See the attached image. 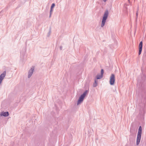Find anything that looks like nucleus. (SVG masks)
<instances>
[{
  "instance_id": "obj_22",
  "label": "nucleus",
  "mask_w": 146,
  "mask_h": 146,
  "mask_svg": "<svg viewBox=\"0 0 146 146\" xmlns=\"http://www.w3.org/2000/svg\"><path fill=\"white\" fill-rule=\"evenodd\" d=\"M51 14H52V13H50V15L49 16V18L51 17Z\"/></svg>"
},
{
  "instance_id": "obj_4",
  "label": "nucleus",
  "mask_w": 146,
  "mask_h": 146,
  "mask_svg": "<svg viewBox=\"0 0 146 146\" xmlns=\"http://www.w3.org/2000/svg\"><path fill=\"white\" fill-rule=\"evenodd\" d=\"M115 80V76L114 74H112L110 76V84L111 85H113Z\"/></svg>"
},
{
  "instance_id": "obj_15",
  "label": "nucleus",
  "mask_w": 146,
  "mask_h": 146,
  "mask_svg": "<svg viewBox=\"0 0 146 146\" xmlns=\"http://www.w3.org/2000/svg\"><path fill=\"white\" fill-rule=\"evenodd\" d=\"M55 6V4L54 3H52L50 7V9H53V8Z\"/></svg>"
},
{
  "instance_id": "obj_23",
  "label": "nucleus",
  "mask_w": 146,
  "mask_h": 146,
  "mask_svg": "<svg viewBox=\"0 0 146 146\" xmlns=\"http://www.w3.org/2000/svg\"><path fill=\"white\" fill-rule=\"evenodd\" d=\"M138 15V12H137L136 13V15H137V16Z\"/></svg>"
},
{
  "instance_id": "obj_5",
  "label": "nucleus",
  "mask_w": 146,
  "mask_h": 146,
  "mask_svg": "<svg viewBox=\"0 0 146 146\" xmlns=\"http://www.w3.org/2000/svg\"><path fill=\"white\" fill-rule=\"evenodd\" d=\"M6 75V71H4L0 75V84Z\"/></svg>"
},
{
  "instance_id": "obj_24",
  "label": "nucleus",
  "mask_w": 146,
  "mask_h": 146,
  "mask_svg": "<svg viewBox=\"0 0 146 146\" xmlns=\"http://www.w3.org/2000/svg\"><path fill=\"white\" fill-rule=\"evenodd\" d=\"M107 0H103L104 2H105Z\"/></svg>"
},
{
  "instance_id": "obj_12",
  "label": "nucleus",
  "mask_w": 146,
  "mask_h": 146,
  "mask_svg": "<svg viewBox=\"0 0 146 146\" xmlns=\"http://www.w3.org/2000/svg\"><path fill=\"white\" fill-rule=\"evenodd\" d=\"M141 100H146V93H144L142 96Z\"/></svg>"
},
{
  "instance_id": "obj_21",
  "label": "nucleus",
  "mask_w": 146,
  "mask_h": 146,
  "mask_svg": "<svg viewBox=\"0 0 146 146\" xmlns=\"http://www.w3.org/2000/svg\"><path fill=\"white\" fill-rule=\"evenodd\" d=\"M62 46H60V50H62Z\"/></svg>"
},
{
  "instance_id": "obj_25",
  "label": "nucleus",
  "mask_w": 146,
  "mask_h": 146,
  "mask_svg": "<svg viewBox=\"0 0 146 146\" xmlns=\"http://www.w3.org/2000/svg\"><path fill=\"white\" fill-rule=\"evenodd\" d=\"M125 8L126 9V10H127V7H125Z\"/></svg>"
},
{
  "instance_id": "obj_14",
  "label": "nucleus",
  "mask_w": 146,
  "mask_h": 146,
  "mask_svg": "<svg viewBox=\"0 0 146 146\" xmlns=\"http://www.w3.org/2000/svg\"><path fill=\"white\" fill-rule=\"evenodd\" d=\"M51 33V28H50L49 31L48 32V34L47 36L48 37L49 36Z\"/></svg>"
},
{
  "instance_id": "obj_19",
  "label": "nucleus",
  "mask_w": 146,
  "mask_h": 146,
  "mask_svg": "<svg viewBox=\"0 0 146 146\" xmlns=\"http://www.w3.org/2000/svg\"><path fill=\"white\" fill-rule=\"evenodd\" d=\"M97 80L96 79V78L95 79V81H94V83H96V84H97Z\"/></svg>"
},
{
  "instance_id": "obj_16",
  "label": "nucleus",
  "mask_w": 146,
  "mask_h": 146,
  "mask_svg": "<svg viewBox=\"0 0 146 146\" xmlns=\"http://www.w3.org/2000/svg\"><path fill=\"white\" fill-rule=\"evenodd\" d=\"M104 73V70L103 69H102L101 70V74L102 76H103V75Z\"/></svg>"
},
{
  "instance_id": "obj_20",
  "label": "nucleus",
  "mask_w": 146,
  "mask_h": 146,
  "mask_svg": "<svg viewBox=\"0 0 146 146\" xmlns=\"http://www.w3.org/2000/svg\"><path fill=\"white\" fill-rule=\"evenodd\" d=\"M53 11V9H50V13H52V12Z\"/></svg>"
},
{
  "instance_id": "obj_2",
  "label": "nucleus",
  "mask_w": 146,
  "mask_h": 146,
  "mask_svg": "<svg viewBox=\"0 0 146 146\" xmlns=\"http://www.w3.org/2000/svg\"><path fill=\"white\" fill-rule=\"evenodd\" d=\"M146 80V77L145 75L143 74L141 76V80L138 79L137 86L139 88H140L142 86L143 82Z\"/></svg>"
},
{
  "instance_id": "obj_26",
  "label": "nucleus",
  "mask_w": 146,
  "mask_h": 146,
  "mask_svg": "<svg viewBox=\"0 0 146 146\" xmlns=\"http://www.w3.org/2000/svg\"><path fill=\"white\" fill-rule=\"evenodd\" d=\"M129 0H128V1H129V3H130V1H129Z\"/></svg>"
},
{
  "instance_id": "obj_18",
  "label": "nucleus",
  "mask_w": 146,
  "mask_h": 146,
  "mask_svg": "<svg viewBox=\"0 0 146 146\" xmlns=\"http://www.w3.org/2000/svg\"><path fill=\"white\" fill-rule=\"evenodd\" d=\"M97 86V84H96V83H94L93 84V86L94 87H96Z\"/></svg>"
},
{
  "instance_id": "obj_11",
  "label": "nucleus",
  "mask_w": 146,
  "mask_h": 146,
  "mask_svg": "<svg viewBox=\"0 0 146 146\" xmlns=\"http://www.w3.org/2000/svg\"><path fill=\"white\" fill-rule=\"evenodd\" d=\"M85 96L82 94L80 96L78 100H83Z\"/></svg>"
},
{
  "instance_id": "obj_3",
  "label": "nucleus",
  "mask_w": 146,
  "mask_h": 146,
  "mask_svg": "<svg viewBox=\"0 0 146 146\" xmlns=\"http://www.w3.org/2000/svg\"><path fill=\"white\" fill-rule=\"evenodd\" d=\"M142 134V127L141 126H139L138 133L137 134V141H136V145H138L140 142V140L141 139V136Z\"/></svg>"
},
{
  "instance_id": "obj_13",
  "label": "nucleus",
  "mask_w": 146,
  "mask_h": 146,
  "mask_svg": "<svg viewBox=\"0 0 146 146\" xmlns=\"http://www.w3.org/2000/svg\"><path fill=\"white\" fill-rule=\"evenodd\" d=\"M88 92V90H86L82 94L85 96Z\"/></svg>"
},
{
  "instance_id": "obj_9",
  "label": "nucleus",
  "mask_w": 146,
  "mask_h": 146,
  "mask_svg": "<svg viewBox=\"0 0 146 146\" xmlns=\"http://www.w3.org/2000/svg\"><path fill=\"white\" fill-rule=\"evenodd\" d=\"M21 58H22V59H24V58L26 57L25 56V52H21Z\"/></svg>"
},
{
  "instance_id": "obj_10",
  "label": "nucleus",
  "mask_w": 146,
  "mask_h": 146,
  "mask_svg": "<svg viewBox=\"0 0 146 146\" xmlns=\"http://www.w3.org/2000/svg\"><path fill=\"white\" fill-rule=\"evenodd\" d=\"M103 76H102L101 74H98L96 76V80L100 79L102 78Z\"/></svg>"
},
{
  "instance_id": "obj_8",
  "label": "nucleus",
  "mask_w": 146,
  "mask_h": 146,
  "mask_svg": "<svg viewBox=\"0 0 146 146\" xmlns=\"http://www.w3.org/2000/svg\"><path fill=\"white\" fill-rule=\"evenodd\" d=\"M9 115V113L8 111L4 112V111H2L1 113V116H3L4 117H7Z\"/></svg>"
},
{
  "instance_id": "obj_6",
  "label": "nucleus",
  "mask_w": 146,
  "mask_h": 146,
  "mask_svg": "<svg viewBox=\"0 0 146 146\" xmlns=\"http://www.w3.org/2000/svg\"><path fill=\"white\" fill-rule=\"evenodd\" d=\"M34 69V66H33L29 70V74L28 75V78H30L32 76V74H33Z\"/></svg>"
},
{
  "instance_id": "obj_7",
  "label": "nucleus",
  "mask_w": 146,
  "mask_h": 146,
  "mask_svg": "<svg viewBox=\"0 0 146 146\" xmlns=\"http://www.w3.org/2000/svg\"><path fill=\"white\" fill-rule=\"evenodd\" d=\"M143 46V42L141 41L139 44V50L138 52V55H140Z\"/></svg>"
},
{
  "instance_id": "obj_17",
  "label": "nucleus",
  "mask_w": 146,
  "mask_h": 146,
  "mask_svg": "<svg viewBox=\"0 0 146 146\" xmlns=\"http://www.w3.org/2000/svg\"><path fill=\"white\" fill-rule=\"evenodd\" d=\"M83 101H78L77 105H79L80 104L82 103Z\"/></svg>"
},
{
  "instance_id": "obj_1",
  "label": "nucleus",
  "mask_w": 146,
  "mask_h": 146,
  "mask_svg": "<svg viewBox=\"0 0 146 146\" xmlns=\"http://www.w3.org/2000/svg\"><path fill=\"white\" fill-rule=\"evenodd\" d=\"M108 10H107L105 11L103 17L101 25V27H103L105 25L106 20L108 18Z\"/></svg>"
}]
</instances>
